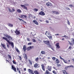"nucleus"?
Segmentation results:
<instances>
[{
	"instance_id": "nucleus-50",
	"label": "nucleus",
	"mask_w": 74,
	"mask_h": 74,
	"mask_svg": "<svg viewBox=\"0 0 74 74\" xmlns=\"http://www.w3.org/2000/svg\"><path fill=\"white\" fill-rule=\"evenodd\" d=\"M12 12H13V11H15V9L14 8H12Z\"/></svg>"
},
{
	"instance_id": "nucleus-42",
	"label": "nucleus",
	"mask_w": 74,
	"mask_h": 74,
	"mask_svg": "<svg viewBox=\"0 0 74 74\" xmlns=\"http://www.w3.org/2000/svg\"><path fill=\"white\" fill-rule=\"evenodd\" d=\"M8 56H9V58H10V59H11V56L10 55H8Z\"/></svg>"
},
{
	"instance_id": "nucleus-64",
	"label": "nucleus",
	"mask_w": 74,
	"mask_h": 74,
	"mask_svg": "<svg viewBox=\"0 0 74 74\" xmlns=\"http://www.w3.org/2000/svg\"><path fill=\"white\" fill-rule=\"evenodd\" d=\"M6 62H8V63H9V61H8V60H6Z\"/></svg>"
},
{
	"instance_id": "nucleus-3",
	"label": "nucleus",
	"mask_w": 74,
	"mask_h": 74,
	"mask_svg": "<svg viewBox=\"0 0 74 74\" xmlns=\"http://www.w3.org/2000/svg\"><path fill=\"white\" fill-rule=\"evenodd\" d=\"M14 32L17 35H19L21 34L20 31H18V29H16V31H14Z\"/></svg>"
},
{
	"instance_id": "nucleus-53",
	"label": "nucleus",
	"mask_w": 74,
	"mask_h": 74,
	"mask_svg": "<svg viewBox=\"0 0 74 74\" xmlns=\"http://www.w3.org/2000/svg\"><path fill=\"white\" fill-rule=\"evenodd\" d=\"M28 45H32V42H30L28 43Z\"/></svg>"
},
{
	"instance_id": "nucleus-22",
	"label": "nucleus",
	"mask_w": 74,
	"mask_h": 74,
	"mask_svg": "<svg viewBox=\"0 0 74 74\" xmlns=\"http://www.w3.org/2000/svg\"><path fill=\"white\" fill-rule=\"evenodd\" d=\"M18 19H19V20L20 21H21V22H23L24 23H26V21H23V19H21L20 18H18Z\"/></svg>"
},
{
	"instance_id": "nucleus-46",
	"label": "nucleus",
	"mask_w": 74,
	"mask_h": 74,
	"mask_svg": "<svg viewBox=\"0 0 74 74\" xmlns=\"http://www.w3.org/2000/svg\"><path fill=\"white\" fill-rule=\"evenodd\" d=\"M69 67H72V68H74V66L73 65H70L69 66Z\"/></svg>"
},
{
	"instance_id": "nucleus-21",
	"label": "nucleus",
	"mask_w": 74,
	"mask_h": 74,
	"mask_svg": "<svg viewBox=\"0 0 74 74\" xmlns=\"http://www.w3.org/2000/svg\"><path fill=\"white\" fill-rule=\"evenodd\" d=\"M46 5H47V6H50L51 5V3H50L49 2H48L46 3Z\"/></svg>"
},
{
	"instance_id": "nucleus-49",
	"label": "nucleus",
	"mask_w": 74,
	"mask_h": 74,
	"mask_svg": "<svg viewBox=\"0 0 74 74\" xmlns=\"http://www.w3.org/2000/svg\"><path fill=\"white\" fill-rule=\"evenodd\" d=\"M67 23L69 25H70V22L69 20L67 21Z\"/></svg>"
},
{
	"instance_id": "nucleus-40",
	"label": "nucleus",
	"mask_w": 74,
	"mask_h": 74,
	"mask_svg": "<svg viewBox=\"0 0 74 74\" xmlns=\"http://www.w3.org/2000/svg\"><path fill=\"white\" fill-rule=\"evenodd\" d=\"M32 40L33 42H36V40H35L34 39H32Z\"/></svg>"
},
{
	"instance_id": "nucleus-59",
	"label": "nucleus",
	"mask_w": 74,
	"mask_h": 74,
	"mask_svg": "<svg viewBox=\"0 0 74 74\" xmlns=\"http://www.w3.org/2000/svg\"><path fill=\"white\" fill-rule=\"evenodd\" d=\"M24 71H26V69L24 68Z\"/></svg>"
},
{
	"instance_id": "nucleus-47",
	"label": "nucleus",
	"mask_w": 74,
	"mask_h": 74,
	"mask_svg": "<svg viewBox=\"0 0 74 74\" xmlns=\"http://www.w3.org/2000/svg\"><path fill=\"white\" fill-rule=\"evenodd\" d=\"M52 59H53V60H55V59H56V58L55 57H53L52 58Z\"/></svg>"
},
{
	"instance_id": "nucleus-54",
	"label": "nucleus",
	"mask_w": 74,
	"mask_h": 74,
	"mask_svg": "<svg viewBox=\"0 0 74 74\" xmlns=\"http://www.w3.org/2000/svg\"><path fill=\"white\" fill-rule=\"evenodd\" d=\"M46 23H49V21H48L47 20H46Z\"/></svg>"
},
{
	"instance_id": "nucleus-38",
	"label": "nucleus",
	"mask_w": 74,
	"mask_h": 74,
	"mask_svg": "<svg viewBox=\"0 0 74 74\" xmlns=\"http://www.w3.org/2000/svg\"><path fill=\"white\" fill-rule=\"evenodd\" d=\"M9 26L10 27H13V24L10 23L9 24Z\"/></svg>"
},
{
	"instance_id": "nucleus-45",
	"label": "nucleus",
	"mask_w": 74,
	"mask_h": 74,
	"mask_svg": "<svg viewBox=\"0 0 74 74\" xmlns=\"http://www.w3.org/2000/svg\"><path fill=\"white\" fill-rule=\"evenodd\" d=\"M69 66H66L65 67V69H67V68H69Z\"/></svg>"
},
{
	"instance_id": "nucleus-56",
	"label": "nucleus",
	"mask_w": 74,
	"mask_h": 74,
	"mask_svg": "<svg viewBox=\"0 0 74 74\" xmlns=\"http://www.w3.org/2000/svg\"><path fill=\"white\" fill-rule=\"evenodd\" d=\"M58 35H59V34H55V36H58Z\"/></svg>"
},
{
	"instance_id": "nucleus-14",
	"label": "nucleus",
	"mask_w": 74,
	"mask_h": 74,
	"mask_svg": "<svg viewBox=\"0 0 74 74\" xmlns=\"http://www.w3.org/2000/svg\"><path fill=\"white\" fill-rule=\"evenodd\" d=\"M32 48H34V47L33 46H29L27 48V51H30V49Z\"/></svg>"
},
{
	"instance_id": "nucleus-43",
	"label": "nucleus",
	"mask_w": 74,
	"mask_h": 74,
	"mask_svg": "<svg viewBox=\"0 0 74 74\" xmlns=\"http://www.w3.org/2000/svg\"><path fill=\"white\" fill-rule=\"evenodd\" d=\"M19 58L20 60H22V58L21 57V56H19Z\"/></svg>"
},
{
	"instance_id": "nucleus-15",
	"label": "nucleus",
	"mask_w": 74,
	"mask_h": 74,
	"mask_svg": "<svg viewBox=\"0 0 74 74\" xmlns=\"http://www.w3.org/2000/svg\"><path fill=\"white\" fill-rule=\"evenodd\" d=\"M24 57L25 60H27V55H26V54H24Z\"/></svg>"
},
{
	"instance_id": "nucleus-7",
	"label": "nucleus",
	"mask_w": 74,
	"mask_h": 74,
	"mask_svg": "<svg viewBox=\"0 0 74 74\" xmlns=\"http://www.w3.org/2000/svg\"><path fill=\"white\" fill-rule=\"evenodd\" d=\"M60 59H61V60H63V62H64V63H67V62L61 56H60Z\"/></svg>"
},
{
	"instance_id": "nucleus-36",
	"label": "nucleus",
	"mask_w": 74,
	"mask_h": 74,
	"mask_svg": "<svg viewBox=\"0 0 74 74\" xmlns=\"http://www.w3.org/2000/svg\"><path fill=\"white\" fill-rule=\"evenodd\" d=\"M69 7H73L74 8V6H73L72 4H70L69 5Z\"/></svg>"
},
{
	"instance_id": "nucleus-5",
	"label": "nucleus",
	"mask_w": 74,
	"mask_h": 74,
	"mask_svg": "<svg viewBox=\"0 0 74 74\" xmlns=\"http://www.w3.org/2000/svg\"><path fill=\"white\" fill-rule=\"evenodd\" d=\"M39 66H40L39 64L37 63H35L34 65V67L35 68H39Z\"/></svg>"
},
{
	"instance_id": "nucleus-10",
	"label": "nucleus",
	"mask_w": 74,
	"mask_h": 74,
	"mask_svg": "<svg viewBox=\"0 0 74 74\" xmlns=\"http://www.w3.org/2000/svg\"><path fill=\"white\" fill-rule=\"evenodd\" d=\"M56 48H58V49H59L60 48V47L59 46V43H57L56 45Z\"/></svg>"
},
{
	"instance_id": "nucleus-33",
	"label": "nucleus",
	"mask_w": 74,
	"mask_h": 74,
	"mask_svg": "<svg viewBox=\"0 0 74 74\" xmlns=\"http://www.w3.org/2000/svg\"><path fill=\"white\" fill-rule=\"evenodd\" d=\"M13 63V64H16V62L14 61V60H13L12 61Z\"/></svg>"
},
{
	"instance_id": "nucleus-60",
	"label": "nucleus",
	"mask_w": 74,
	"mask_h": 74,
	"mask_svg": "<svg viewBox=\"0 0 74 74\" xmlns=\"http://www.w3.org/2000/svg\"><path fill=\"white\" fill-rule=\"evenodd\" d=\"M64 40V38H63L62 39V41H63V40Z\"/></svg>"
},
{
	"instance_id": "nucleus-48",
	"label": "nucleus",
	"mask_w": 74,
	"mask_h": 74,
	"mask_svg": "<svg viewBox=\"0 0 74 74\" xmlns=\"http://www.w3.org/2000/svg\"><path fill=\"white\" fill-rule=\"evenodd\" d=\"M27 40L28 41H30V38H27Z\"/></svg>"
},
{
	"instance_id": "nucleus-23",
	"label": "nucleus",
	"mask_w": 74,
	"mask_h": 74,
	"mask_svg": "<svg viewBox=\"0 0 74 74\" xmlns=\"http://www.w3.org/2000/svg\"><path fill=\"white\" fill-rule=\"evenodd\" d=\"M45 74H51V73L48 70H47L46 71H45Z\"/></svg>"
},
{
	"instance_id": "nucleus-4",
	"label": "nucleus",
	"mask_w": 74,
	"mask_h": 74,
	"mask_svg": "<svg viewBox=\"0 0 74 74\" xmlns=\"http://www.w3.org/2000/svg\"><path fill=\"white\" fill-rule=\"evenodd\" d=\"M39 14L40 15H42V16H44L45 15V14L44 12L42 11H41L40 12H39Z\"/></svg>"
},
{
	"instance_id": "nucleus-19",
	"label": "nucleus",
	"mask_w": 74,
	"mask_h": 74,
	"mask_svg": "<svg viewBox=\"0 0 74 74\" xmlns=\"http://www.w3.org/2000/svg\"><path fill=\"white\" fill-rule=\"evenodd\" d=\"M1 45H2V47H3L4 49H7L6 47H5V45L4 44L1 43Z\"/></svg>"
},
{
	"instance_id": "nucleus-28",
	"label": "nucleus",
	"mask_w": 74,
	"mask_h": 74,
	"mask_svg": "<svg viewBox=\"0 0 74 74\" xmlns=\"http://www.w3.org/2000/svg\"><path fill=\"white\" fill-rule=\"evenodd\" d=\"M29 62L30 64V65H32V64H33V63H32V61H31L30 60H29Z\"/></svg>"
},
{
	"instance_id": "nucleus-34",
	"label": "nucleus",
	"mask_w": 74,
	"mask_h": 74,
	"mask_svg": "<svg viewBox=\"0 0 74 74\" xmlns=\"http://www.w3.org/2000/svg\"><path fill=\"white\" fill-rule=\"evenodd\" d=\"M48 45V47H49V48H51L52 47V46H51V45H49H49Z\"/></svg>"
},
{
	"instance_id": "nucleus-30",
	"label": "nucleus",
	"mask_w": 74,
	"mask_h": 74,
	"mask_svg": "<svg viewBox=\"0 0 74 74\" xmlns=\"http://www.w3.org/2000/svg\"><path fill=\"white\" fill-rule=\"evenodd\" d=\"M62 37H66L65 38H68V36H66V35H65L64 36H62Z\"/></svg>"
},
{
	"instance_id": "nucleus-16",
	"label": "nucleus",
	"mask_w": 74,
	"mask_h": 74,
	"mask_svg": "<svg viewBox=\"0 0 74 74\" xmlns=\"http://www.w3.org/2000/svg\"><path fill=\"white\" fill-rule=\"evenodd\" d=\"M23 50L24 51H26L27 49H26V46L25 45H24L23 48Z\"/></svg>"
},
{
	"instance_id": "nucleus-11",
	"label": "nucleus",
	"mask_w": 74,
	"mask_h": 74,
	"mask_svg": "<svg viewBox=\"0 0 74 74\" xmlns=\"http://www.w3.org/2000/svg\"><path fill=\"white\" fill-rule=\"evenodd\" d=\"M33 22L34 23L36 24V25H38V23L37 22V21L35 20H34L33 21Z\"/></svg>"
},
{
	"instance_id": "nucleus-63",
	"label": "nucleus",
	"mask_w": 74,
	"mask_h": 74,
	"mask_svg": "<svg viewBox=\"0 0 74 74\" xmlns=\"http://www.w3.org/2000/svg\"><path fill=\"white\" fill-rule=\"evenodd\" d=\"M18 73H20L21 74V71H18Z\"/></svg>"
},
{
	"instance_id": "nucleus-31",
	"label": "nucleus",
	"mask_w": 74,
	"mask_h": 74,
	"mask_svg": "<svg viewBox=\"0 0 74 74\" xmlns=\"http://www.w3.org/2000/svg\"><path fill=\"white\" fill-rule=\"evenodd\" d=\"M33 10L36 12H37V11H38V10L37 8L34 9Z\"/></svg>"
},
{
	"instance_id": "nucleus-55",
	"label": "nucleus",
	"mask_w": 74,
	"mask_h": 74,
	"mask_svg": "<svg viewBox=\"0 0 74 74\" xmlns=\"http://www.w3.org/2000/svg\"><path fill=\"white\" fill-rule=\"evenodd\" d=\"M51 48L52 49L53 51H55V50L54 49H53V48H52V47H51Z\"/></svg>"
},
{
	"instance_id": "nucleus-35",
	"label": "nucleus",
	"mask_w": 74,
	"mask_h": 74,
	"mask_svg": "<svg viewBox=\"0 0 74 74\" xmlns=\"http://www.w3.org/2000/svg\"><path fill=\"white\" fill-rule=\"evenodd\" d=\"M61 66V64H57V67H60V66Z\"/></svg>"
},
{
	"instance_id": "nucleus-1",
	"label": "nucleus",
	"mask_w": 74,
	"mask_h": 74,
	"mask_svg": "<svg viewBox=\"0 0 74 74\" xmlns=\"http://www.w3.org/2000/svg\"><path fill=\"white\" fill-rule=\"evenodd\" d=\"M4 37H6L9 40H8L7 38L5 37H3L2 38L3 39L5 40L6 41H7L8 42L10 45L11 44L12 48H14V43L12 42H10V41H11V40H12V37L8 34L4 35Z\"/></svg>"
},
{
	"instance_id": "nucleus-18",
	"label": "nucleus",
	"mask_w": 74,
	"mask_h": 74,
	"mask_svg": "<svg viewBox=\"0 0 74 74\" xmlns=\"http://www.w3.org/2000/svg\"><path fill=\"white\" fill-rule=\"evenodd\" d=\"M60 63V61L58 60V58H56V63H57V64H59Z\"/></svg>"
},
{
	"instance_id": "nucleus-37",
	"label": "nucleus",
	"mask_w": 74,
	"mask_h": 74,
	"mask_svg": "<svg viewBox=\"0 0 74 74\" xmlns=\"http://www.w3.org/2000/svg\"><path fill=\"white\" fill-rule=\"evenodd\" d=\"M53 73H54V74H57V73L56 72V71H53Z\"/></svg>"
},
{
	"instance_id": "nucleus-29",
	"label": "nucleus",
	"mask_w": 74,
	"mask_h": 74,
	"mask_svg": "<svg viewBox=\"0 0 74 74\" xmlns=\"http://www.w3.org/2000/svg\"><path fill=\"white\" fill-rule=\"evenodd\" d=\"M17 11L18 13H20L21 12V10L20 9H18L17 10Z\"/></svg>"
},
{
	"instance_id": "nucleus-51",
	"label": "nucleus",
	"mask_w": 74,
	"mask_h": 74,
	"mask_svg": "<svg viewBox=\"0 0 74 74\" xmlns=\"http://www.w3.org/2000/svg\"><path fill=\"white\" fill-rule=\"evenodd\" d=\"M24 18H25L26 19H27V17L26 15H24Z\"/></svg>"
},
{
	"instance_id": "nucleus-52",
	"label": "nucleus",
	"mask_w": 74,
	"mask_h": 74,
	"mask_svg": "<svg viewBox=\"0 0 74 74\" xmlns=\"http://www.w3.org/2000/svg\"><path fill=\"white\" fill-rule=\"evenodd\" d=\"M72 41H73V44H74V39L73 38H72Z\"/></svg>"
},
{
	"instance_id": "nucleus-2",
	"label": "nucleus",
	"mask_w": 74,
	"mask_h": 74,
	"mask_svg": "<svg viewBox=\"0 0 74 74\" xmlns=\"http://www.w3.org/2000/svg\"><path fill=\"white\" fill-rule=\"evenodd\" d=\"M45 34L50 39H52V37L51 36V34H50L49 32H46Z\"/></svg>"
},
{
	"instance_id": "nucleus-26",
	"label": "nucleus",
	"mask_w": 74,
	"mask_h": 74,
	"mask_svg": "<svg viewBox=\"0 0 74 74\" xmlns=\"http://www.w3.org/2000/svg\"><path fill=\"white\" fill-rule=\"evenodd\" d=\"M20 18H22V19H23L24 18V15L22 14L21 16H20Z\"/></svg>"
},
{
	"instance_id": "nucleus-24",
	"label": "nucleus",
	"mask_w": 74,
	"mask_h": 74,
	"mask_svg": "<svg viewBox=\"0 0 74 74\" xmlns=\"http://www.w3.org/2000/svg\"><path fill=\"white\" fill-rule=\"evenodd\" d=\"M34 73L35 74H40L37 70L34 71Z\"/></svg>"
},
{
	"instance_id": "nucleus-20",
	"label": "nucleus",
	"mask_w": 74,
	"mask_h": 74,
	"mask_svg": "<svg viewBox=\"0 0 74 74\" xmlns=\"http://www.w3.org/2000/svg\"><path fill=\"white\" fill-rule=\"evenodd\" d=\"M41 66H42V69L43 70V71H45V68H44V67H45L44 65L43 64H42L41 65Z\"/></svg>"
},
{
	"instance_id": "nucleus-32",
	"label": "nucleus",
	"mask_w": 74,
	"mask_h": 74,
	"mask_svg": "<svg viewBox=\"0 0 74 74\" xmlns=\"http://www.w3.org/2000/svg\"><path fill=\"white\" fill-rule=\"evenodd\" d=\"M38 59H39V58L38 57H37L35 59L36 62H38Z\"/></svg>"
},
{
	"instance_id": "nucleus-25",
	"label": "nucleus",
	"mask_w": 74,
	"mask_h": 74,
	"mask_svg": "<svg viewBox=\"0 0 74 74\" xmlns=\"http://www.w3.org/2000/svg\"><path fill=\"white\" fill-rule=\"evenodd\" d=\"M15 49H16V52L18 53L20 52V51H19V50H18V48H17L16 47H15Z\"/></svg>"
},
{
	"instance_id": "nucleus-6",
	"label": "nucleus",
	"mask_w": 74,
	"mask_h": 74,
	"mask_svg": "<svg viewBox=\"0 0 74 74\" xmlns=\"http://www.w3.org/2000/svg\"><path fill=\"white\" fill-rule=\"evenodd\" d=\"M12 70H14V71L15 72H17L16 69V68L14 67V66L13 65H12Z\"/></svg>"
},
{
	"instance_id": "nucleus-12",
	"label": "nucleus",
	"mask_w": 74,
	"mask_h": 74,
	"mask_svg": "<svg viewBox=\"0 0 74 74\" xmlns=\"http://www.w3.org/2000/svg\"><path fill=\"white\" fill-rule=\"evenodd\" d=\"M21 7H22L24 9H25L26 10H27V7H26V6H25V5H21Z\"/></svg>"
},
{
	"instance_id": "nucleus-57",
	"label": "nucleus",
	"mask_w": 74,
	"mask_h": 74,
	"mask_svg": "<svg viewBox=\"0 0 74 74\" xmlns=\"http://www.w3.org/2000/svg\"><path fill=\"white\" fill-rule=\"evenodd\" d=\"M67 8V10H70V9L69 8Z\"/></svg>"
},
{
	"instance_id": "nucleus-61",
	"label": "nucleus",
	"mask_w": 74,
	"mask_h": 74,
	"mask_svg": "<svg viewBox=\"0 0 74 74\" xmlns=\"http://www.w3.org/2000/svg\"><path fill=\"white\" fill-rule=\"evenodd\" d=\"M39 21H40V22H42V21L41 19H40L39 20Z\"/></svg>"
},
{
	"instance_id": "nucleus-27",
	"label": "nucleus",
	"mask_w": 74,
	"mask_h": 74,
	"mask_svg": "<svg viewBox=\"0 0 74 74\" xmlns=\"http://www.w3.org/2000/svg\"><path fill=\"white\" fill-rule=\"evenodd\" d=\"M41 53L42 55H45V52L44 51H41Z\"/></svg>"
},
{
	"instance_id": "nucleus-58",
	"label": "nucleus",
	"mask_w": 74,
	"mask_h": 74,
	"mask_svg": "<svg viewBox=\"0 0 74 74\" xmlns=\"http://www.w3.org/2000/svg\"><path fill=\"white\" fill-rule=\"evenodd\" d=\"M19 68H17V71H19Z\"/></svg>"
},
{
	"instance_id": "nucleus-9",
	"label": "nucleus",
	"mask_w": 74,
	"mask_h": 74,
	"mask_svg": "<svg viewBox=\"0 0 74 74\" xmlns=\"http://www.w3.org/2000/svg\"><path fill=\"white\" fill-rule=\"evenodd\" d=\"M47 69L49 71H51V70H52V67L51 66H48Z\"/></svg>"
},
{
	"instance_id": "nucleus-62",
	"label": "nucleus",
	"mask_w": 74,
	"mask_h": 74,
	"mask_svg": "<svg viewBox=\"0 0 74 74\" xmlns=\"http://www.w3.org/2000/svg\"><path fill=\"white\" fill-rule=\"evenodd\" d=\"M7 47H8V48H9V47H10V46H9V45H7Z\"/></svg>"
},
{
	"instance_id": "nucleus-41",
	"label": "nucleus",
	"mask_w": 74,
	"mask_h": 74,
	"mask_svg": "<svg viewBox=\"0 0 74 74\" xmlns=\"http://www.w3.org/2000/svg\"><path fill=\"white\" fill-rule=\"evenodd\" d=\"M71 48H72V47H71V46H70L69 48L68 49H70V50H71Z\"/></svg>"
},
{
	"instance_id": "nucleus-39",
	"label": "nucleus",
	"mask_w": 74,
	"mask_h": 74,
	"mask_svg": "<svg viewBox=\"0 0 74 74\" xmlns=\"http://www.w3.org/2000/svg\"><path fill=\"white\" fill-rule=\"evenodd\" d=\"M8 9L9 11V12H12V10H11V9L10 8H8Z\"/></svg>"
},
{
	"instance_id": "nucleus-44",
	"label": "nucleus",
	"mask_w": 74,
	"mask_h": 74,
	"mask_svg": "<svg viewBox=\"0 0 74 74\" xmlns=\"http://www.w3.org/2000/svg\"><path fill=\"white\" fill-rule=\"evenodd\" d=\"M69 42V44L70 45H73V44L71 42H70V41H68Z\"/></svg>"
},
{
	"instance_id": "nucleus-8",
	"label": "nucleus",
	"mask_w": 74,
	"mask_h": 74,
	"mask_svg": "<svg viewBox=\"0 0 74 74\" xmlns=\"http://www.w3.org/2000/svg\"><path fill=\"white\" fill-rule=\"evenodd\" d=\"M28 71L29 73H31V74H34V73H33V71L32 70L30 69H29L28 70Z\"/></svg>"
},
{
	"instance_id": "nucleus-17",
	"label": "nucleus",
	"mask_w": 74,
	"mask_h": 74,
	"mask_svg": "<svg viewBox=\"0 0 74 74\" xmlns=\"http://www.w3.org/2000/svg\"><path fill=\"white\" fill-rule=\"evenodd\" d=\"M53 13L55 14H59V12H56V11H53Z\"/></svg>"
},
{
	"instance_id": "nucleus-13",
	"label": "nucleus",
	"mask_w": 74,
	"mask_h": 74,
	"mask_svg": "<svg viewBox=\"0 0 74 74\" xmlns=\"http://www.w3.org/2000/svg\"><path fill=\"white\" fill-rule=\"evenodd\" d=\"M44 42L45 44H47V45H49V42L48 40L44 41Z\"/></svg>"
}]
</instances>
